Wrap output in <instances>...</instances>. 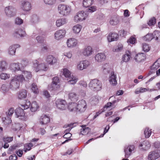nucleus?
I'll return each mask as SVG.
<instances>
[{
	"instance_id": "nucleus-31",
	"label": "nucleus",
	"mask_w": 160,
	"mask_h": 160,
	"mask_svg": "<svg viewBox=\"0 0 160 160\" xmlns=\"http://www.w3.org/2000/svg\"><path fill=\"white\" fill-rule=\"evenodd\" d=\"M90 131V129L88 127H86V126H82L80 129V134L82 135H86L88 134Z\"/></svg>"
},
{
	"instance_id": "nucleus-42",
	"label": "nucleus",
	"mask_w": 160,
	"mask_h": 160,
	"mask_svg": "<svg viewBox=\"0 0 160 160\" xmlns=\"http://www.w3.org/2000/svg\"><path fill=\"white\" fill-rule=\"evenodd\" d=\"M153 39L152 33L147 34L144 37V39L146 41H150Z\"/></svg>"
},
{
	"instance_id": "nucleus-44",
	"label": "nucleus",
	"mask_w": 160,
	"mask_h": 160,
	"mask_svg": "<svg viewBox=\"0 0 160 160\" xmlns=\"http://www.w3.org/2000/svg\"><path fill=\"white\" fill-rule=\"evenodd\" d=\"M23 72V75H21L23 76L24 78V77H26V78L28 79L31 78L32 75L31 74V73L30 72H28L27 71H24Z\"/></svg>"
},
{
	"instance_id": "nucleus-63",
	"label": "nucleus",
	"mask_w": 160,
	"mask_h": 160,
	"mask_svg": "<svg viewBox=\"0 0 160 160\" xmlns=\"http://www.w3.org/2000/svg\"><path fill=\"white\" fill-rule=\"evenodd\" d=\"M127 32L124 30H121L119 32L120 35L122 37H124L127 34Z\"/></svg>"
},
{
	"instance_id": "nucleus-19",
	"label": "nucleus",
	"mask_w": 160,
	"mask_h": 160,
	"mask_svg": "<svg viewBox=\"0 0 160 160\" xmlns=\"http://www.w3.org/2000/svg\"><path fill=\"white\" fill-rule=\"evenodd\" d=\"M150 146V144L148 141H144L139 145V147L141 149L146 151L148 149Z\"/></svg>"
},
{
	"instance_id": "nucleus-54",
	"label": "nucleus",
	"mask_w": 160,
	"mask_h": 160,
	"mask_svg": "<svg viewBox=\"0 0 160 160\" xmlns=\"http://www.w3.org/2000/svg\"><path fill=\"white\" fill-rule=\"evenodd\" d=\"M12 66L13 68V69L14 71L20 70V68L18 63H13L12 65Z\"/></svg>"
},
{
	"instance_id": "nucleus-62",
	"label": "nucleus",
	"mask_w": 160,
	"mask_h": 160,
	"mask_svg": "<svg viewBox=\"0 0 160 160\" xmlns=\"http://www.w3.org/2000/svg\"><path fill=\"white\" fill-rule=\"evenodd\" d=\"M36 40L38 42L42 43L43 42L44 39L42 36H38L36 37Z\"/></svg>"
},
{
	"instance_id": "nucleus-1",
	"label": "nucleus",
	"mask_w": 160,
	"mask_h": 160,
	"mask_svg": "<svg viewBox=\"0 0 160 160\" xmlns=\"http://www.w3.org/2000/svg\"><path fill=\"white\" fill-rule=\"evenodd\" d=\"M25 79L23 76L19 75L14 77L11 80L10 83V87L13 90L18 88L20 85V82H22Z\"/></svg>"
},
{
	"instance_id": "nucleus-11",
	"label": "nucleus",
	"mask_w": 160,
	"mask_h": 160,
	"mask_svg": "<svg viewBox=\"0 0 160 160\" xmlns=\"http://www.w3.org/2000/svg\"><path fill=\"white\" fill-rule=\"evenodd\" d=\"M135 146L133 145H130L125 147L124 149L125 157L126 158H128L131 155L132 152L134 150Z\"/></svg>"
},
{
	"instance_id": "nucleus-18",
	"label": "nucleus",
	"mask_w": 160,
	"mask_h": 160,
	"mask_svg": "<svg viewBox=\"0 0 160 160\" xmlns=\"http://www.w3.org/2000/svg\"><path fill=\"white\" fill-rule=\"evenodd\" d=\"M95 58L96 61L100 62H102L105 60L106 56L104 53H98L95 55Z\"/></svg>"
},
{
	"instance_id": "nucleus-40",
	"label": "nucleus",
	"mask_w": 160,
	"mask_h": 160,
	"mask_svg": "<svg viewBox=\"0 0 160 160\" xmlns=\"http://www.w3.org/2000/svg\"><path fill=\"white\" fill-rule=\"evenodd\" d=\"M2 120L5 124L7 125L11 123L12 120L9 117L7 116L6 117L3 118Z\"/></svg>"
},
{
	"instance_id": "nucleus-47",
	"label": "nucleus",
	"mask_w": 160,
	"mask_h": 160,
	"mask_svg": "<svg viewBox=\"0 0 160 160\" xmlns=\"http://www.w3.org/2000/svg\"><path fill=\"white\" fill-rule=\"evenodd\" d=\"M130 56L128 54H126L123 56L122 58V61L123 62H127L128 61L130 58Z\"/></svg>"
},
{
	"instance_id": "nucleus-57",
	"label": "nucleus",
	"mask_w": 160,
	"mask_h": 160,
	"mask_svg": "<svg viewBox=\"0 0 160 160\" xmlns=\"http://www.w3.org/2000/svg\"><path fill=\"white\" fill-rule=\"evenodd\" d=\"M142 49L145 52H148L149 50V48L148 45L146 43L143 44Z\"/></svg>"
},
{
	"instance_id": "nucleus-53",
	"label": "nucleus",
	"mask_w": 160,
	"mask_h": 160,
	"mask_svg": "<svg viewBox=\"0 0 160 160\" xmlns=\"http://www.w3.org/2000/svg\"><path fill=\"white\" fill-rule=\"evenodd\" d=\"M17 147L18 146L17 145H13L10 147L8 150L7 153L8 154H11L12 152L15 150Z\"/></svg>"
},
{
	"instance_id": "nucleus-55",
	"label": "nucleus",
	"mask_w": 160,
	"mask_h": 160,
	"mask_svg": "<svg viewBox=\"0 0 160 160\" xmlns=\"http://www.w3.org/2000/svg\"><path fill=\"white\" fill-rule=\"evenodd\" d=\"M14 111V109L12 108H10L8 111V112H6L7 116L8 117H11L13 114Z\"/></svg>"
},
{
	"instance_id": "nucleus-21",
	"label": "nucleus",
	"mask_w": 160,
	"mask_h": 160,
	"mask_svg": "<svg viewBox=\"0 0 160 160\" xmlns=\"http://www.w3.org/2000/svg\"><path fill=\"white\" fill-rule=\"evenodd\" d=\"M93 52L92 48L90 46H88L82 50V53L85 56H88L92 54Z\"/></svg>"
},
{
	"instance_id": "nucleus-49",
	"label": "nucleus",
	"mask_w": 160,
	"mask_h": 160,
	"mask_svg": "<svg viewBox=\"0 0 160 160\" xmlns=\"http://www.w3.org/2000/svg\"><path fill=\"white\" fill-rule=\"evenodd\" d=\"M10 75L8 74L2 73L0 76V78L2 79L6 80L10 78Z\"/></svg>"
},
{
	"instance_id": "nucleus-60",
	"label": "nucleus",
	"mask_w": 160,
	"mask_h": 160,
	"mask_svg": "<svg viewBox=\"0 0 160 160\" xmlns=\"http://www.w3.org/2000/svg\"><path fill=\"white\" fill-rule=\"evenodd\" d=\"M13 137L3 138V140L4 142H7L8 143L12 141L13 140Z\"/></svg>"
},
{
	"instance_id": "nucleus-6",
	"label": "nucleus",
	"mask_w": 160,
	"mask_h": 160,
	"mask_svg": "<svg viewBox=\"0 0 160 160\" xmlns=\"http://www.w3.org/2000/svg\"><path fill=\"white\" fill-rule=\"evenodd\" d=\"M5 13L7 16L9 17L16 16L17 10L15 8L12 6H8L5 8Z\"/></svg>"
},
{
	"instance_id": "nucleus-24",
	"label": "nucleus",
	"mask_w": 160,
	"mask_h": 160,
	"mask_svg": "<svg viewBox=\"0 0 160 160\" xmlns=\"http://www.w3.org/2000/svg\"><path fill=\"white\" fill-rule=\"evenodd\" d=\"M20 47L18 44H15L10 46L8 49V53L10 55H14L16 49Z\"/></svg>"
},
{
	"instance_id": "nucleus-23",
	"label": "nucleus",
	"mask_w": 160,
	"mask_h": 160,
	"mask_svg": "<svg viewBox=\"0 0 160 160\" xmlns=\"http://www.w3.org/2000/svg\"><path fill=\"white\" fill-rule=\"evenodd\" d=\"M118 38V35L117 33H110L108 37V39L109 42H111L117 40Z\"/></svg>"
},
{
	"instance_id": "nucleus-39",
	"label": "nucleus",
	"mask_w": 160,
	"mask_h": 160,
	"mask_svg": "<svg viewBox=\"0 0 160 160\" xmlns=\"http://www.w3.org/2000/svg\"><path fill=\"white\" fill-rule=\"evenodd\" d=\"M82 26L80 25H77L73 28V32L76 33H78L80 32L82 28Z\"/></svg>"
},
{
	"instance_id": "nucleus-61",
	"label": "nucleus",
	"mask_w": 160,
	"mask_h": 160,
	"mask_svg": "<svg viewBox=\"0 0 160 160\" xmlns=\"http://www.w3.org/2000/svg\"><path fill=\"white\" fill-rule=\"evenodd\" d=\"M17 159L18 157L15 154L11 155L9 157V160H17Z\"/></svg>"
},
{
	"instance_id": "nucleus-35",
	"label": "nucleus",
	"mask_w": 160,
	"mask_h": 160,
	"mask_svg": "<svg viewBox=\"0 0 160 160\" xmlns=\"http://www.w3.org/2000/svg\"><path fill=\"white\" fill-rule=\"evenodd\" d=\"M153 38L156 40H160V31H155L152 33Z\"/></svg>"
},
{
	"instance_id": "nucleus-5",
	"label": "nucleus",
	"mask_w": 160,
	"mask_h": 160,
	"mask_svg": "<svg viewBox=\"0 0 160 160\" xmlns=\"http://www.w3.org/2000/svg\"><path fill=\"white\" fill-rule=\"evenodd\" d=\"M58 8L59 13L63 16L68 15L71 11L70 7L64 4L59 5Z\"/></svg>"
},
{
	"instance_id": "nucleus-34",
	"label": "nucleus",
	"mask_w": 160,
	"mask_h": 160,
	"mask_svg": "<svg viewBox=\"0 0 160 160\" xmlns=\"http://www.w3.org/2000/svg\"><path fill=\"white\" fill-rule=\"evenodd\" d=\"M39 106L36 101L33 102L31 104L30 108V110L32 112L36 111Z\"/></svg>"
},
{
	"instance_id": "nucleus-28",
	"label": "nucleus",
	"mask_w": 160,
	"mask_h": 160,
	"mask_svg": "<svg viewBox=\"0 0 160 160\" xmlns=\"http://www.w3.org/2000/svg\"><path fill=\"white\" fill-rule=\"evenodd\" d=\"M67 22V20L66 18H59L56 21V24L57 27H59L66 23Z\"/></svg>"
},
{
	"instance_id": "nucleus-4",
	"label": "nucleus",
	"mask_w": 160,
	"mask_h": 160,
	"mask_svg": "<svg viewBox=\"0 0 160 160\" xmlns=\"http://www.w3.org/2000/svg\"><path fill=\"white\" fill-rule=\"evenodd\" d=\"M94 0H83V7L89 8L87 9V11L88 12H93L97 10L96 7L95 6L90 7L93 3Z\"/></svg>"
},
{
	"instance_id": "nucleus-15",
	"label": "nucleus",
	"mask_w": 160,
	"mask_h": 160,
	"mask_svg": "<svg viewBox=\"0 0 160 160\" xmlns=\"http://www.w3.org/2000/svg\"><path fill=\"white\" fill-rule=\"evenodd\" d=\"M146 58L145 54L144 53H140L136 55L134 59L138 63L143 62Z\"/></svg>"
},
{
	"instance_id": "nucleus-52",
	"label": "nucleus",
	"mask_w": 160,
	"mask_h": 160,
	"mask_svg": "<svg viewBox=\"0 0 160 160\" xmlns=\"http://www.w3.org/2000/svg\"><path fill=\"white\" fill-rule=\"evenodd\" d=\"M155 23L156 19L154 17H153L151 18L150 19L148 23V25L149 26H152L154 25Z\"/></svg>"
},
{
	"instance_id": "nucleus-12",
	"label": "nucleus",
	"mask_w": 160,
	"mask_h": 160,
	"mask_svg": "<svg viewBox=\"0 0 160 160\" xmlns=\"http://www.w3.org/2000/svg\"><path fill=\"white\" fill-rule=\"evenodd\" d=\"M50 121V118L49 116L46 115H43L41 116L39 119V123L41 125H45L46 128L47 124Z\"/></svg>"
},
{
	"instance_id": "nucleus-38",
	"label": "nucleus",
	"mask_w": 160,
	"mask_h": 160,
	"mask_svg": "<svg viewBox=\"0 0 160 160\" xmlns=\"http://www.w3.org/2000/svg\"><path fill=\"white\" fill-rule=\"evenodd\" d=\"M7 66L6 62L5 61L0 62V72L3 71L6 69Z\"/></svg>"
},
{
	"instance_id": "nucleus-8",
	"label": "nucleus",
	"mask_w": 160,
	"mask_h": 160,
	"mask_svg": "<svg viewBox=\"0 0 160 160\" xmlns=\"http://www.w3.org/2000/svg\"><path fill=\"white\" fill-rule=\"evenodd\" d=\"M15 113L17 117L23 121L27 120V118L25 116V114L23 108L20 107L18 108L15 110Z\"/></svg>"
},
{
	"instance_id": "nucleus-64",
	"label": "nucleus",
	"mask_w": 160,
	"mask_h": 160,
	"mask_svg": "<svg viewBox=\"0 0 160 160\" xmlns=\"http://www.w3.org/2000/svg\"><path fill=\"white\" fill-rule=\"evenodd\" d=\"M1 89L3 91L7 92L8 91V88L5 84L2 85Z\"/></svg>"
},
{
	"instance_id": "nucleus-56",
	"label": "nucleus",
	"mask_w": 160,
	"mask_h": 160,
	"mask_svg": "<svg viewBox=\"0 0 160 160\" xmlns=\"http://www.w3.org/2000/svg\"><path fill=\"white\" fill-rule=\"evenodd\" d=\"M60 82L59 77L57 76L54 77L52 78V83L58 84Z\"/></svg>"
},
{
	"instance_id": "nucleus-22",
	"label": "nucleus",
	"mask_w": 160,
	"mask_h": 160,
	"mask_svg": "<svg viewBox=\"0 0 160 160\" xmlns=\"http://www.w3.org/2000/svg\"><path fill=\"white\" fill-rule=\"evenodd\" d=\"M25 31L21 29L15 31L13 34L14 37L18 38L24 37L25 36Z\"/></svg>"
},
{
	"instance_id": "nucleus-32",
	"label": "nucleus",
	"mask_w": 160,
	"mask_h": 160,
	"mask_svg": "<svg viewBox=\"0 0 160 160\" xmlns=\"http://www.w3.org/2000/svg\"><path fill=\"white\" fill-rule=\"evenodd\" d=\"M60 88L59 84L52 83L48 86V89L51 91H55L58 89Z\"/></svg>"
},
{
	"instance_id": "nucleus-43",
	"label": "nucleus",
	"mask_w": 160,
	"mask_h": 160,
	"mask_svg": "<svg viewBox=\"0 0 160 160\" xmlns=\"http://www.w3.org/2000/svg\"><path fill=\"white\" fill-rule=\"evenodd\" d=\"M63 74L66 78H69L71 77V73L68 69L65 68L63 70Z\"/></svg>"
},
{
	"instance_id": "nucleus-7",
	"label": "nucleus",
	"mask_w": 160,
	"mask_h": 160,
	"mask_svg": "<svg viewBox=\"0 0 160 160\" xmlns=\"http://www.w3.org/2000/svg\"><path fill=\"white\" fill-rule=\"evenodd\" d=\"M77 112H84L87 108V104L85 100L82 99L78 101L77 104Z\"/></svg>"
},
{
	"instance_id": "nucleus-36",
	"label": "nucleus",
	"mask_w": 160,
	"mask_h": 160,
	"mask_svg": "<svg viewBox=\"0 0 160 160\" xmlns=\"http://www.w3.org/2000/svg\"><path fill=\"white\" fill-rule=\"evenodd\" d=\"M69 98L71 101H76L78 100L77 95L74 92L70 93L69 94Z\"/></svg>"
},
{
	"instance_id": "nucleus-37",
	"label": "nucleus",
	"mask_w": 160,
	"mask_h": 160,
	"mask_svg": "<svg viewBox=\"0 0 160 160\" xmlns=\"http://www.w3.org/2000/svg\"><path fill=\"white\" fill-rule=\"evenodd\" d=\"M69 78V80L68 82V83L69 84H74L76 83V82L77 81V79L76 78L74 77L73 76H72L71 77H70Z\"/></svg>"
},
{
	"instance_id": "nucleus-20",
	"label": "nucleus",
	"mask_w": 160,
	"mask_h": 160,
	"mask_svg": "<svg viewBox=\"0 0 160 160\" xmlns=\"http://www.w3.org/2000/svg\"><path fill=\"white\" fill-rule=\"evenodd\" d=\"M46 61L48 64L53 65L57 62V60L53 56L49 55L47 57Z\"/></svg>"
},
{
	"instance_id": "nucleus-3",
	"label": "nucleus",
	"mask_w": 160,
	"mask_h": 160,
	"mask_svg": "<svg viewBox=\"0 0 160 160\" xmlns=\"http://www.w3.org/2000/svg\"><path fill=\"white\" fill-rule=\"evenodd\" d=\"M33 63V67L36 72L40 70L46 71L48 68V67L45 63L39 64L38 61L36 60H34Z\"/></svg>"
},
{
	"instance_id": "nucleus-10",
	"label": "nucleus",
	"mask_w": 160,
	"mask_h": 160,
	"mask_svg": "<svg viewBox=\"0 0 160 160\" xmlns=\"http://www.w3.org/2000/svg\"><path fill=\"white\" fill-rule=\"evenodd\" d=\"M57 107L59 109L65 110L67 107L66 101L63 100L58 99L56 102Z\"/></svg>"
},
{
	"instance_id": "nucleus-13",
	"label": "nucleus",
	"mask_w": 160,
	"mask_h": 160,
	"mask_svg": "<svg viewBox=\"0 0 160 160\" xmlns=\"http://www.w3.org/2000/svg\"><path fill=\"white\" fill-rule=\"evenodd\" d=\"M85 15V14L83 11L78 12L77 15L74 17L75 21L76 22H81L84 20L86 18Z\"/></svg>"
},
{
	"instance_id": "nucleus-45",
	"label": "nucleus",
	"mask_w": 160,
	"mask_h": 160,
	"mask_svg": "<svg viewBox=\"0 0 160 160\" xmlns=\"http://www.w3.org/2000/svg\"><path fill=\"white\" fill-rule=\"evenodd\" d=\"M151 131L149 130L148 128H146L144 131V134L146 138H148L151 135Z\"/></svg>"
},
{
	"instance_id": "nucleus-25",
	"label": "nucleus",
	"mask_w": 160,
	"mask_h": 160,
	"mask_svg": "<svg viewBox=\"0 0 160 160\" xmlns=\"http://www.w3.org/2000/svg\"><path fill=\"white\" fill-rule=\"evenodd\" d=\"M111 75L109 79L110 83L113 86L116 85L117 84L116 76L115 75L114 72H112Z\"/></svg>"
},
{
	"instance_id": "nucleus-46",
	"label": "nucleus",
	"mask_w": 160,
	"mask_h": 160,
	"mask_svg": "<svg viewBox=\"0 0 160 160\" xmlns=\"http://www.w3.org/2000/svg\"><path fill=\"white\" fill-rule=\"evenodd\" d=\"M33 146L32 144V143H29L26 144L24 145V151L26 152L27 151L30 150L31 147Z\"/></svg>"
},
{
	"instance_id": "nucleus-51",
	"label": "nucleus",
	"mask_w": 160,
	"mask_h": 160,
	"mask_svg": "<svg viewBox=\"0 0 160 160\" xmlns=\"http://www.w3.org/2000/svg\"><path fill=\"white\" fill-rule=\"evenodd\" d=\"M23 22V20L19 17H17L15 19V23L17 25H20Z\"/></svg>"
},
{
	"instance_id": "nucleus-58",
	"label": "nucleus",
	"mask_w": 160,
	"mask_h": 160,
	"mask_svg": "<svg viewBox=\"0 0 160 160\" xmlns=\"http://www.w3.org/2000/svg\"><path fill=\"white\" fill-rule=\"evenodd\" d=\"M44 2L46 4L51 5L55 3L56 0H44Z\"/></svg>"
},
{
	"instance_id": "nucleus-59",
	"label": "nucleus",
	"mask_w": 160,
	"mask_h": 160,
	"mask_svg": "<svg viewBox=\"0 0 160 160\" xmlns=\"http://www.w3.org/2000/svg\"><path fill=\"white\" fill-rule=\"evenodd\" d=\"M136 40V38L135 37H131L128 40L127 42L128 43L133 44L135 43Z\"/></svg>"
},
{
	"instance_id": "nucleus-29",
	"label": "nucleus",
	"mask_w": 160,
	"mask_h": 160,
	"mask_svg": "<svg viewBox=\"0 0 160 160\" xmlns=\"http://www.w3.org/2000/svg\"><path fill=\"white\" fill-rule=\"evenodd\" d=\"M119 22L118 18L116 16L112 17L110 19L109 23L110 24L113 26L117 25Z\"/></svg>"
},
{
	"instance_id": "nucleus-41",
	"label": "nucleus",
	"mask_w": 160,
	"mask_h": 160,
	"mask_svg": "<svg viewBox=\"0 0 160 160\" xmlns=\"http://www.w3.org/2000/svg\"><path fill=\"white\" fill-rule=\"evenodd\" d=\"M31 90L32 92L35 94H38L39 92V90L37 88V85L33 83L32 85Z\"/></svg>"
},
{
	"instance_id": "nucleus-26",
	"label": "nucleus",
	"mask_w": 160,
	"mask_h": 160,
	"mask_svg": "<svg viewBox=\"0 0 160 160\" xmlns=\"http://www.w3.org/2000/svg\"><path fill=\"white\" fill-rule=\"evenodd\" d=\"M158 61H157V62H155L154 63V64L152 65L151 66V70L149 71L148 74V76L150 75L153 73H155V70H153L152 69H154L155 70H156L159 67H160V65H158Z\"/></svg>"
},
{
	"instance_id": "nucleus-27",
	"label": "nucleus",
	"mask_w": 160,
	"mask_h": 160,
	"mask_svg": "<svg viewBox=\"0 0 160 160\" xmlns=\"http://www.w3.org/2000/svg\"><path fill=\"white\" fill-rule=\"evenodd\" d=\"M27 91L24 89L20 90L18 93V98L20 99L26 98L27 96Z\"/></svg>"
},
{
	"instance_id": "nucleus-50",
	"label": "nucleus",
	"mask_w": 160,
	"mask_h": 160,
	"mask_svg": "<svg viewBox=\"0 0 160 160\" xmlns=\"http://www.w3.org/2000/svg\"><path fill=\"white\" fill-rule=\"evenodd\" d=\"M39 18L36 15H33L32 16L31 22L33 23H37L38 22Z\"/></svg>"
},
{
	"instance_id": "nucleus-17",
	"label": "nucleus",
	"mask_w": 160,
	"mask_h": 160,
	"mask_svg": "<svg viewBox=\"0 0 160 160\" xmlns=\"http://www.w3.org/2000/svg\"><path fill=\"white\" fill-rule=\"evenodd\" d=\"M66 33V31L64 29L57 31L55 33V38L57 40H59L64 37Z\"/></svg>"
},
{
	"instance_id": "nucleus-9",
	"label": "nucleus",
	"mask_w": 160,
	"mask_h": 160,
	"mask_svg": "<svg viewBox=\"0 0 160 160\" xmlns=\"http://www.w3.org/2000/svg\"><path fill=\"white\" fill-rule=\"evenodd\" d=\"M160 157V151L157 149L149 152L148 156L149 160H155Z\"/></svg>"
},
{
	"instance_id": "nucleus-2",
	"label": "nucleus",
	"mask_w": 160,
	"mask_h": 160,
	"mask_svg": "<svg viewBox=\"0 0 160 160\" xmlns=\"http://www.w3.org/2000/svg\"><path fill=\"white\" fill-rule=\"evenodd\" d=\"M89 87L93 91H98L102 88V84L98 80L94 79L90 81L89 84Z\"/></svg>"
},
{
	"instance_id": "nucleus-30",
	"label": "nucleus",
	"mask_w": 160,
	"mask_h": 160,
	"mask_svg": "<svg viewBox=\"0 0 160 160\" xmlns=\"http://www.w3.org/2000/svg\"><path fill=\"white\" fill-rule=\"evenodd\" d=\"M77 103L75 102L69 103L68 106V108L70 111L76 112H77Z\"/></svg>"
},
{
	"instance_id": "nucleus-14",
	"label": "nucleus",
	"mask_w": 160,
	"mask_h": 160,
	"mask_svg": "<svg viewBox=\"0 0 160 160\" xmlns=\"http://www.w3.org/2000/svg\"><path fill=\"white\" fill-rule=\"evenodd\" d=\"M90 64L89 62L87 60H84L80 62L78 65V68L81 70L86 69Z\"/></svg>"
},
{
	"instance_id": "nucleus-48",
	"label": "nucleus",
	"mask_w": 160,
	"mask_h": 160,
	"mask_svg": "<svg viewBox=\"0 0 160 160\" xmlns=\"http://www.w3.org/2000/svg\"><path fill=\"white\" fill-rule=\"evenodd\" d=\"M12 128V129L15 131H16L18 129H20V128L19 124L18 123L13 124Z\"/></svg>"
},
{
	"instance_id": "nucleus-33",
	"label": "nucleus",
	"mask_w": 160,
	"mask_h": 160,
	"mask_svg": "<svg viewBox=\"0 0 160 160\" xmlns=\"http://www.w3.org/2000/svg\"><path fill=\"white\" fill-rule=\"evenodd\" d=\"M67 46L68 47L75 46L77 44L76 40L74 38L68 39L67 41Z\"/></svg>"
},
{
	"instance_id": "nucleus-16",
	"label": "nucleus",
	"mask_w": 160,
	"mask_h": 160,
	"mask_svg": "<svg viewBox=\"0 0 160 160\" xmlns=\"http://www.w3.org/2000/svg\"><path fill=\"white\" fill-rule=\"evenodd\" d=\"M21 7L23 10L28 11L30 10L31 6V3L29 2L23 0L21 1Z\"/></svg>"
}]
</instances>
